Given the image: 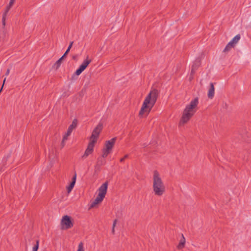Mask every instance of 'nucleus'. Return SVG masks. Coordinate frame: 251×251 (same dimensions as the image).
Wrapping results in <instances>:
<instances>
[{"label": "nucleus", "mask_w": 251, "mask_h": 251, "mask_svg": "<svg viewBox=\"0 0 251 251\" xmlns=\"http://www.w3.org/2000/svg\"><path fill=\"white\" fill-rule=\"evenodd\" d=\"M158 94V91L153 89L145 97L139 112L140 117L147 116L150 113L156 101Z\"/></svg>", "instance_id": "1"}, {"label": "nucleus", "mask_w": 251, "mask_h": 251, "mask_svg": "<svg viewBox=\"0 0 251 251\" xmlns=\"http://www.w3.org/2000/svg\"><path fill=\"white\" fill-rule=\"evenodd\" d=\"M152 190L155 196H162L166 191L165 186L160 173L155 170L152 174Z\"/></svg>", "instance_id": "2"}, {"label": "nucleus", "mask_w": 251, "mask_h": 251, "mask_svg": "<svg viewBox=\"0 0 251 251\" xmlns=\"http://www.w3.org/2000/svg\"><path fill=\"white\" fill-rule=\"evenodd\" d=\"M198 104V98L192 100L189 104L186 105L183 110L182 117L179 122L180 126L183 125L189 121L196 112V109Z\"/></svg>", "instance_id": "3"}, {"label": "nucleus", "mask_w": 251, "mask_h": 251, "mask_svg": "<svg viewBox=\"0 0 251 251\" xmlns=\"http://www.w3.org/2000/svg\"><path fill=\"white\" fill-rule=\"evenodd\" d=\"M103 128V125L102 124H99L94 129L91 134V136L89 138V142L88 146L94 148L95 145L96 144L100 134Z\"/></svg>", "instance_id": "4"}, {"label": "nucleus", "mask_w": 251, "mask_h": 251, "mask_svg": "<svg viewBox=\"0 0 251 251\" xmlns=\"http://www.w3.org/2000/svg\"><path fill=\"white\" fill-rule=\"evenodd\" d=\"M116 140V138H113L110 140L105 141L102 150L101 156L103 158L106 157L111 153L115 144Z\"/></svg>", "instance_id": "5"}, {"label": "nucleus", "mask_w": 251, "mask_h": 251, "mask_svg": "<svg viewBox=\"0 0 251 251\" xmlns=\"http://www.w3.org/2000/svg\"><path fill=\"white\" fill-rule=\"evenodd\" d=\"M74 219L69 215H64L60 220V228L61 229L66 230L72 228L74 226Z\"/></svg>", "instance_id": "6"}, {"label": "nucleus", "mask_w": 251, "mask_h": 251, "mask_svg": "<svg viewBox=\"0 0 251 251\" xmlns=\"http://www.w3.org/2000/svg\"><path fill=\"white\" fill-rule=\"evenodd\" d=\"M240 39V36L239 35H236L232 40L230 41L226 46L225 48L223 50L224 52H227L230 50L235 47L236 45L238 43Z\"/></svg>", "instance_id": "7"}, {"label": "nucleus", "mask_w": 251, "mask_h": 251, "mask_svg": "<svg viewBox=\"0 0 251 251\" xmlns=\"http://www.w3.org/2000/svg\"><path fill=\"white\" fill-rule=\"evenodd\" d=\"M108 185L107 181L103 183L97 190L98 195L97 196L104 199L107 192Z\"/></svg>", "instance_id": "8"}, {"label": "nucleus", "mask_w": 251, "mask_h": 251, "mask_svg": "<svg viewBox=\"0 0 251 251\" xmlns=\"http://www.w3.org/2000/svg\"><path fill=\"white\" fill-rule=\"evenodd\" d=\"M91 60L87 56L85 59L83 61L82 63L80 65L79 68L76 70L75 74L76 75H80L81 73L86 69L89 64L91 63Z\"/></svg>", "instance_id": "9"}, {"label": "nucleus", "mask_w": 251, "mask_h": 251, "mask_svg": "<svg viewBox=\"0 0 251 251\" xmlns=\"http://www.w3.org/2000/svg\"><path fill=\"white\" fill-rule=\"evenodd\" d=\"M76 175L75 174L72 178V181L70 185L66 187L68 193H70L73 189L76 181Z\"/></svg>", "instance_id": "10"}, {"label": "nucleus", "mask_w": 251, "mask_h": 251, "mask_svg": "<svg viewBox=\"0 0 251 251\" xmlns=\"http://www.w3.org/2000/svg\"><path fill=\"white\" fill-rule=\"evenodd\" d=\"M94 151V148L87 146V147L85 151V152L83 154V155L82 156V158H87L89 155L91 154Z\"/></svg>", "instance_id": "11"}, {"label": "nucleus", "mask_w": 251, "mask_h": 251, "mask_svg": "<svg viewBox=\"0 0 251 251\" xmlns=\"http://www.w3.org/2000/svg\"><path fill=\"white\" fill-rule=\"evenodd\" d=\"M103 200V199L97 196L96 199L92 202L91 205V207L93 208L97 207L99 204H100L102 201Z\"/></svg>", "instance_id": "12"}, {"label": "nucleus", "mask_w": 251, "mask_h": 251, "mask_svg": "<svg viewBox=\"0 0 251 251\" xmlns=\"http://www.w3.org/2000/svg\"><path fill=\"white\" fill-rule=\"evenodd\" d=\"M103 200V199L97 196L96 199L92 202L91 205V207L93 208L97 207L99 204H100L102 201Z\"/></svg>", "instance_id": "13"}, {"label": "nucleus", "mask_w": 251, "mask_h": 251, "mask_svg": "<svg viewBox=\"0 0 251 251\" xmlns=\"http://www.w3.org/2000/svg\"><path fill=\"white\" fill-rule=\"evenodd\" d=\"M15 2V0H9V3L6 6L3 13H5V14L7 15V13L14 5Z\"/></svg>", "instance_id": "14"}, {"label": "nucleus", "mask_w": 251, "mask_h": 251, "mask_svg": "<svg viewBox=\"0 0 251 251\" xmlns=\"http://www.w3.org/2000/svg\"><path fill=\"white\" fill-rule=\"evenodd\" d=\"M214 93H215V89H214V85L212 83H211L210 85V88L209 89L208 92V97L209 99H212L214 97Z\"/></svg>", "instance_id": "15"}, {"label": "nucleus", "mask_w": 251, "mask_h": 251, "mask_svg": "<svg viewBox=\"0 0 251 251\" xmlns=\"http://www.w3.org/2000/svg\"><path fill=\"white\" fill-rule=\"evenodd\" d=\"M77 120L74 119L73 121H72V124L69 126L67 131H69V132L72 133L73 130L76 128V127L77 126Z\"/></svg>", "instance_id": "16"}, {"label": "nucleus", "mask_w": 251, "mask_h": 251, "mask_svg": "<svg viewBox=\"0 0 251 251\" xmlns=\"http://www.w3.org/2000/svg\"><path fill=\"white\" fill-rule=\"evenodd\" d=\"M185 242H186L184 236L182 235L181 238L180 239V240L179 242V243L177 245V249L179 250H181L183 248H184L185 247Z\"/></svg>", "instance_id": "17"}, {"label": "nucleus", "mask_w": 251, "mask_h": 251, "mask_svg": "<svg viewBox=\"0 0 251 251\" xmlns=\"http://www.w3.org/2000/svg\"><path fill=\"white\" fill-rule=\"evenodd\" d=\"M76 251H86L85 246L83 242H80L78 244Z\"/></svg>", "instance_id": "18"}, {"label": "nucleus", "mask_w": 251, "mask_h": 251, "mask_svg": "<svg viewBox=\"0 0 251 251\" xmlns=\"http://www.w3.org/2000/svg\"><path fill=\"white\" fill-rule=\"evenodd\" d=\"M64 57H63V56L60 58L53 65L52 67L55 70H57L59 67L60 66L62 61Z\"/></svg>", "instance_id": "19"}, {"label": "nucleus", "mask_w": 251, "mask_h": 251, "mask_svg": "<svg viewBox=\"0 0 251 251\" xmlns=\"http://www.w3.org/2000/svg\"><path fill=\"white\" fill-rule=\"evenodd\" d=\"M71 132H69V131H67L66 133L64 135L61 143L62 147L64 146L65 142L66 140H67L68 137L71 135Z\"/></svg>", "instance_id": "20"}, {"label": "nucleus", "mask_w": 251, "mask_h": 251, "mask_svg": "<svg viewBox=\"0 0 251 251\" xmlns=\"http://www.w3.org/2000/svg\"><path fill=\"white\" fill-rule=\"evenodd\" d=\"M73 43L74 42L73 41L70 42V45H69L67 50H66V51H65L64 54L63 55V57H65L66 56V55L69 53V52L70 51V50L73 46Z\"/></svg>", "instance_id": "21"}, {"label": "nucleus", "mask_w": 251, "mask_h": 251, "mask_svg": "<svg viewBox=\"0 0 251 251\" xmlns=\"http://www.w3.org/2000/svg\"><path fill=\"white\" fill-rule=\"evenodd\" d=\"M39 242L38 240H37L36 242V244L33 247L32 249V251H37L39 248Z\"/></svg>", "instance_id": "22"}, {"label": "nucleus", "mask_w": 251, "mask_h": 251, "mask_svg": "<svg viewBox=\"0 0 251 251\" xmlns=\"http://www.w3.org/2000/svg\"><path fill=\"white\" fill-rule=\"evenodd\" d=\"M6 16H7V15L5 14V13H3L2 14V24H3V25H5V20H6Z\"/></svg>", "instance_id": "23"}, {"label": "nucleus", "mask_w": 251, "mask_h": 251, "mask_svg": "<svg viewBox=\"0 0 251 251\" xmlns=\"http://www.w3.org/2000/svg\"><path fill=\"white\" fill-rule=\"evenodd\" d=\"M117 219L114 220L113 221V226H112V232L113 233L114 232V228L117 224Z\"/></svg>", "instance_id": "24"}, {"label": "nucleus", "mask_w": 251, "mask_h": 251, "mask_svg": "<svg viewBox=\"0 0 251 251\" xmlns=\"http://www.w3.org/2000/svg\"><path fill=\"white\" fill-rule=\"evenodd\" d=\"M127 157H128V155H126L124 156V157H123V158H121V159H120V161H121V162H123V161H124V160H125V158H127Z\"/></svg>", "instance_id": "25"}, {"label": "nucleus", "mask_w": 251, "mask_h": 251, "mask_svg": "<svg viewBox=\"0 0 251 251\" xmlns=\"http://www.w3.org/2000/svg\"><path fill=\"white\" fill-rule=\"evenodd\" d=\"M9 72H10V70H9V69H8V70H7V72H6V75H8L9 74Z\"/></svg>", "instance_id": "26"}, {"label": "nucleus", "mask_w": 251, "mask_h": 251, "mask_svg": "<svg viewBox=\"0 0 251 251\" xmlns=\"http://www.w3.org/2000/svg\"><path fill=\"white\" fill-rule=\"evenodd\" d=\"M5 80H6V78H4V80H3V84H2V87H3V86H4V83L5 82Z\"/></svg>", "instance_id": "27"}]
</instances>
